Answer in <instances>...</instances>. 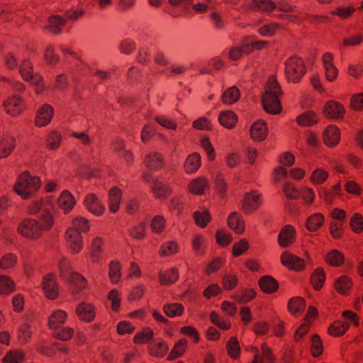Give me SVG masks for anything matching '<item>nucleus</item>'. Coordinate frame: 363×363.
<instances>
[{
  "mask_svg": "<svg viewBox=\"0 0 363 363\" xmlns=\"http://www.w3.org/2000/svg\"><path fill=\"white\" fill-rule=\"evenodd\" d=\"M53 224L52 214L43 210L40 220L33 218L23 220L18 227V233L27 238L36 239L41 236L43 231L51 229Z\"/></svg>",
  "mask_w": 363,
  "mask_h": 363,
  "instance_id": "nucleus-1",
  "label": "nucleus"
},
{
  "mask_svg": "<svg viewBox=\"0 0 363 363\" xmlns=\"http://www.w3.org/2000/svg\"><path fill=\"white\" fill-rule=\"evenodd\" d=\"M282 91L277 79L272 76L269 78L265 91L262 96V104L266 112L270 114H279L281 111L279 96Z\"/></svg>",
  "mask_w": 363,
  "mask_h": 363,
  "instance_id": "nucleus-2",
  "label": "nucleus"
},
{
  "mask_svg": "<svg viewBox=\"0 0 363 363\" xmlns=\"http://www.w3.org/2000/svg\"><path fill=\"white\" fill-rule=\"evenodd\" d=\"M40 183L39 177L24 172L19 176L13 189L23 199H28L40 189Z\"/></svg>",
  "mask_w": 363,
  "mask_h": 363,
  "instance_id": "nucleus-3",
  "label": "nucleus"
},
{
  "mask_svg": "<svg viewBox=\"0 0 363 363\" xmlns=\"http://www.w3.org/2000/svg\"><path fill=\"white\" fill-rule=\"evenodd\" d=\"M285 77L288 82L298 83L306 72L303 60L298 55L289 57L284 62Z\"/></svg>",
  "mask_w": 363,
  "mask_h": 363,
  "instance_id": "nucleus-4",
  "label": "nucleus"
},
{
  "mask_svg": "<svg viewBox=\"0 0 363 363\" xmlns=\"http://www.w3.org/2000/svg\"><path fill=\"white\" fill-rule=\"evenodd\" d=\"M20 73L24 80L30 82L35 86V93L41 94L45 89V84L42 77L39 74H34L30 62L24 60L20 67Z\"/></svg>",
  "mask_w": 363,
  "mask_h": 363,
  "instance_id": "nucleus-5",
  "label": "nucleus"
},
{
  "mask_svg": "<svg viewBox=\"0 0 363 363\" xmlns=\"http://www.w3.org/2000/svg\"><path fill=\"white\" fill-rule=\"evenodd\" d=\"M42 289L48 299L55 300L59 297V287L54 273L50 272L43 277Z\"/></svg>",
  "mask_w": 363,
  "mask_h": 363,
  "instance_id": "nucleus-6",
  "label": "nucleus"
},
{
  "mask_svg": "<svg viewBox=\"0 0 363 363\" xmlns=\"http://www.w3.org/2000/svg\"><path fill=\"white\" fill-rule=\"evenodd\" d=\"M261 203V195L256 191L245 193L242 202V210L245 214H251L258 209Z\"/></svg>",
  "mask_w": 363,
  "mask_h": 363,
  "instance_id": "nucleus-7",
  "label": "nucleus"
},
{
  "mask_svg": "<svg viewBox=\"0 0 363 363\" xmlns=\"http://www.w3.org/2000/svg\"><path fill=\"white\" fill-rule=\"evenodd\" d=\"M4 107L8 114L16 116L23 112L26 104L21 96L14 95L4 101Z\"/></svg>",
  "mask_w": 363,
  "mask_h": 363,
  "instance_id": "nucleus-8",
  "label": "nucleus"
},
{
  "mask_svg": "<svg viewBox=\"0 0 363 363\" xmlns=\"http://www.w3.org/2000/svg\"><path fill=\"white\" fill-rule=\"evenodd\" d=\"M67 282L72 295H77L88 287V281L79 272H72L67 277Z\"/></svg>",
  "mask_w": 363,
  "mask_h": 363,
  "instance_id": "nucleus-9",
  "label": "nucleus"
},
{
  "mask_svg": "<svg viewBox=\"0 0 363 363\" xmlns=\"http://www.w3.org/2000/svg\"><path fill=\"white\" fill-rule=\"evenodd\" d=\"M281 263L290 270L301 272L306 267L305 260L296 255L284 251L281 256Z\"/></svg>",
  "mask_w": 363,
  "mask_h": 363,
  "instance_id": "nucleus-10",
  "label": "nucleus"
},
{
  "mask_svg": "<svg viewBox=\"0 0 363 363\" xmlns=\"http://www.w3.org/2000/svg\"><path fill=\"white\" fill-rule=\"evenodd\" d=\"M75 312L79 320L85 323H91L96 317V307L91 303H79Z\"/></svg>",
  "mask_w": 363,
  "mask_h": 363,
  "instance_id": "nucleus-11",
  "label": "nucleus"
},
{
  "mask_svg": "<svg viewBox=\"0 0 363 363\" xmlns=\"http://www.w3.org/2000/svg\"><path fill=\"white\" fill-rule=\"evenodd\" d=\"M54 115V109L52 106L45 104L41 106L35 116V124L38 127H43L48 125Z\"/></svg>",
  "mask_w": 363,
  "mask_h": 363,
  "instance_id": "nucleus-12",
  "label": "nucleus"
},
{
  "mask_svg": "<svg viewBox=\"0 0 363 363\" xmlns=\"http://www.w3.org/2000/svg\"><path fill=\"white\" fill-rule=\"evenodd\" d=\"M257 284L260 290L265 294H274L279 289V281L270 275L262 276Z\"/></svg>",
  "mask_w": 363,
  "mask_h": 363,
  "instance_id": "nucleus-13",
  "label": "nucleus"
},
{
  "mask_svg": "<svg viewBox=\"0 0 363 363\" xmlns=\"http://www.w3.org/2000/svg\"><path fill=\"white\" fill-rule=\"evenodd\" d=\"M250 132L253 140L259 142L264 140L268 135L267 123L262 119L255 121L251 125Z\"/></svg>",
  "mask_w": 363,
  "mask_h": 363,
  "instance_id": "nucleus-14",
  "label": "nucleus"
},
{
  "mask_svg": "<svg viewBox=\"0 0 363 363\" xmlns=\"http://www.w3.org/2000/svg\"><path fill=\"white\" fill-rule=\"evenodd\" d=\"M86 208L96 216L104 213L105 207L94 194H89L84 200Z\"/></svg>",
  "mask_w": 363,
  "mask_h": 363,
  "instance_id": "nucleus-15",
  "label": "nucleus"
},
{
  "mask_svg": "<svg viewBox=\"0 0 363 363\" xmlns=\"http://www.w3.org/2000/svg\"><path fill=\"white\" fill-rule=\"evenodd\" d=\"M295 228L292 225H286L280 231L278 241L281 247H287L295 241Z\"/></svg>",
  "mask_w": 363,
  "mask_h": 363,
  "instance_id": "nucleus-16",
  "label": "nucleus"
},
{
  "mask_svg": "<svg viewBox=\"0 0 363 363\" xmlns=\"http://www.w3.org/2000/svg\"><path fill=\"white\" fill-rule=\"evenodd\" d=\"M324 114L328 118L340 119L343 118L345 108L340 103L332 100L325 105Z\"/></svg>",
  "mask_w": 363,
  "mask_h": 363,
  "instance_id": "nucleus-17",
  "label": "nucleus"
},
{
  "mask_svg": "<svg viewBox=\"0 0 363 363\" xmlns=\"http://www.w3.org/2000/svg\"><path fill=\"white\" fill-rule=\"evenodd\" d=\"M67 319V312L61 309H57L48 317V325L50 330H55L60 328L66 322Z\"/></svg>",
  "mask_w": 363,
  "mask_h": 363,
  "instance_id": "nucleus-18",
  "label": "nucleus"
},
{
  "mask_svg": "<svg viewBox=\"0 0 363 363\" xmlns=\"http://www.w3.org/2000/svg\"><path fill=\"white\" fill-rule=\"evenodd\" d=\"M147 350L150 356L156 358H162L167 354L169 346L165 341L161 340L157 342H150Z\"/></svg>",
  "mask_w": 363,
  "mask_h": 363,
  "instance_id": "nucleus-19",
  "label": "nucleus"
},
{
  "mask_svg": "<svg viewBox=\"0 0 363 363\" xmlns=\"http://www.w3.org/2000/svg\"><path fill=\"white\" fill-rule=\"evenodd\" d=\"M306 306V300L301 296L291 298L288 302V311L294 316H300L304 312Z\"/></svg>",
  "mask_w": 363,
  "mask_h": 363,
  "instance_id": "nucleus-20",
  "label": "nucleus"
},
{
  "mask_svg": "<svg viewBox=\"0 0 363 363\" xmlns=\"http://www.w3.org/2000/svg\"><path fill=\"white\" fill-rule=\"evenodd\" d=\"M188 348L187 340L184 337L178 340L169 354L167 357V361H173L182 357L186 352Z\"/></svg>",
  "mask_w": 363,
  "mask_h": 363,
  "instance_id": "nucleus-21",
  "label": "nucleus"
},
{
  "mask_svg": "<svg viewBox=\"0 0 363 363\" xmlns=\"http://www.w3.org/2000/svg\"><path fill=\"white\" fill-rule=\"evenodd\" d=\"M340 139V130L336 125H329L326 128L323 134V140L329 147L335 146Z\"/></svg>",
  "mask_w": 363,
  "mask_h": 363,
  "instance_id": "nucleus-22",
  "label": "nucleus"
},
{
  "mask_svg": "<svg viewBox=\"0 0 363 363\" xmlns=\"http://www.w3.org/2000/svg\"><path fill=\"white\" fill-rule=\"evenodd\" d=\"M65 239L72 250H81L83 247L81 233L75 228H69L66 230Z\"/></svg>",
  "mask_w": 363,
  "mask_h": 363,
  "instance_id": "nucleus-23",
  "label": "nucleus"
},
{
  "mask_svg": "<svg viewBox=\"0 0 363 363\" xmlns=\"http://www.w3.org/2000/svg\"><path fill=\"white\" fill-rule=\"evenodd\" d=\"M352 285V280L347 275H342L340 277L334 282V288L335 291L338 294L344 296L350 294Z\"/></svg>",
  "mask_w": 363,
  "mask_h": 363,
  "instance_id": "nucleus-24",
  "label": "nucleus"
},
{
  "mask_svg": "<svg viewBox=\"0 0 363 363\" xmlns=\"http://www.w3.org/2000/svg\"><path fill=\"white\" fill-rule=\"evenodd\" d=\"M326 274L323 267H319L314 269L310 277V282L315 291L322 289L325 282Z\"/></svg>",
  "mask_w": 363,
  "mask_h": 363,
  "instance_id": "nucleus-25",
  "label": "nucleus"
},
{
  "mask_svg": "<svg viewBox=\"0 0 363 363\" xmlns=\"http://www.w3.org/2000/svg\"><path fill=\"white\" fill-rule=\"evenodd\" d=\"M350 323L347 321L336 320L328 328V333L335 337L344 335L350 328Z\"/></svg>",
  "mask_w": 363,
  "mask_h": 363,
  "instance_id": "nucleus-26",
  "label": "nucleus"
},
{
  "mask_svg": "<svg viewBox=\"0 0 363 363\" xmlns=\"http://www.w3.org/2000/svg\"><path fill=\"white\" fill-rule=\"evenodd\" d=\"M228 225L238 234L245 230V222L242 216L236 211L232 212L228 218Z\"/></svg>",
  "mask_w": 363,
  "mask_h": 363,
  "instance_id": "nucleus-27",
  "label": "nucleus"
},
{
  "mask_svg": "<svg viewBox=\"0 0 363 363\" xmlns=\"http://www.w3.org/2000/svg\"><path fill=\"white\" fill-rule=\"evenodd\" d=\"M122 197V191L117 186L112 187L108 192V208L111 213H116L119 208Z\"/></svg>",
  "mask_w": 363,
  "mask_h": 363,
  "instance_id": "nucleus-28",
  "label": "nucleus"
},
{
  "mask_svg": "<svg viewBox=\"0 0 363 363\" xmlns=\"http://www.w3.org/2000/svg\"><path fill=\"white\" fill-rule=\"evenodd\" d=\"M75 204L74 196L67 190L63 191L58 198V205L65 213L70 211Z\"/></svg>",
  "mask_w": 363,
  "mask_h": 363,
  "instance_id": "nucleus-29",
  "label": "nucleus"
},
{
  "mask_svg": "<svg viewBox=\"0 0 363 363\" xmlns=\"http://www.w3.org/2000/svg\"><path fill=\"white\" fill-rule=\"evenodd\" d=\"M220 124L226 128H233L238 123V116L232 111H222L218 116Z\"/></svg>",
  "mask_w": 363,
  "mask_h": 363,
  "instance_id": "nucleus-30",
  "label": "nucleus"
},
{
  "mask_svg": "<svg viewBox=\"0 0 363 363\" xmlns=\"http://www.w3.org/2000/svg\"><path fill=\"white\" fill-rule=\"evenodd\" d=\"M16 147V140L11 136H5L0 140V159L9 157Z\"/></svg>",
  "mask_w": 363,
  "mask_h": 363,
  "instance_id": "nucleus-31",
  "label": "nucleus"
},
{
  "mask_svg": "<svg viewBox=\"0 0 363 363\" xmlns=\"http://www.w3.org/2000/svg\"><path fill=\"white\" fill-rule=\"evenodd\" d=\"M201 166V156L199 153L194 152L189 155L184 162V168L186 173L196 172Z\"/></svg>",
  "mask_w": 363,
  "mask_h": 363,
  "instance_id": "nucleus-32",
  "label": "nucleus"
},
{
  "mask_svg": "<svg viewBox=\"0 0 363 363\" xmlns=\"http://www.w3.org/2000/svg\"><path fill=\"white\" fill-rule=\"evenodd\" d=\"M26 361V354L21 349L9 350L1 359L2 363H23Z\"/></svg>",
  "mask_w": 363,
  "mask_h": 363,
  "instance_id": "nucleus-33",
  "label": "nucleus"
},
{
  "mask_svg": "<svg viewBox=\"0 0 363 363\" xmlns=\"http://www.w3.org/2000/svg\"><path fill=\"white\" fill-rule=\"evenodd\" d=\"M16 290L13 280L7 275H0V295L9 296Z\"/></svg>",
  "mask_w": 363,
  "mask_h": 363,
  "instance_id": "nucleus-34",
  "label": "nucleus"
},
{
  "mask_svg": "<svg viewBox=\"0 0 363 363\" xmlns=\"http://www.w3.org/2000/svg\"><path fill=\"white\" fill-rule=\"evenodd\" d=\"M324 222V216L320 213H315L307 218L306 226L308 230L315 232L323 225Z\"/></svg>",
  "mask_w": 363,
  "mask_h": 363,
  "instance_id": "nucleus-35",
  "label": "nucleus"
},
{
  "mask_svg": "<svg viewBox=\"0 0 363 363\" xmlns=\"http://www.w3.org/2000/svg\"><path fill=\"white\" fill-rule=\"evenodd\" d=\"M160 282L162 286H169L179 279V271L177 268H172L164 273H159Z\"/></svg>",
  "mask_w": 363,
  "mask_h": 363,
  "instance_id": "nucleus-36",
  "label": "nucleus"
},
{
  "mask_svg": "<svg viewBox=\"0 0 363 363\" xmlns=\"http://www.w3.org/2000/svg\"><path fill=\"white\" fill-rule=\"evenodd\" d=\"M240 98V91L237 86L228 88L221 96V101L225 104H233Z\"/></svg>",
  "mask_w": 363,
  "mask_h": 363,
  "instance_id": "nucleus-37",
  "label": "nucleus"
},
{
  "mask_svg": "<svg viewBox=\"0 0 363 363\" xmlns=\"http://www.w3.org/2000/svg\"><path fill=\"white\" fill-rule=\"evenodd\" d=\"M151 189L155 198L158 199H164L170 194L169 186L158 180L152 182Z\"/></svg>",
  "mask_w": 363,
  "mask_h": 363,
  "instance_id": "nucleus-38",
  "label": "nucleus"
},
{
  "mask_svg": "<svg viewBox=\"0 0 363 363\" xmlns=\"http://www.w3.org/2000/svg\"><path fill=\"white\" fill-rule=\"evenodd\" d=\"M318 121L316 113L312 111H307L296 118L297 123L301 126H311Z\"/></svg>",
  "mask_w": 363,
  "mask_h": 363,
  "instance_id": "nucleus-39",
  "label": "nucleus"
},
{
  "mask_svg": "<svg viewBox=\"0 0 363 363\" xmlns=\"http://www.w3.org/2000/svg\"><path fill=\"white\" fill-rule=\"evenodd\" d=\"M225 348L228 355L231 359H236L240 357L241 348L237 337H230L226 344Z\"/></svg>",
  "mask_w": 363,
  "mask_h": 363,
  "instance_id": "nucleus-40",
  "label": "nucleus"
},
{
  "mask_svg": "<svg viewBox=\"0 0 363 363\" xmlns=\"http://www.w3.org/2000/svg\"><path fill=\"white\" fill-rule=\"evenodd\" d=\"M145 164L151 169H158L164 165V158L160 153H150L146 155Z\"/></svg>",
  "mask_w": 363,
  "mask_h": 363,
  "instance_id": "nucleus-41",
  "label": "nucleus"
},
{
  "mask_svg": "<svg viewBox=\"0 0 363 363\" xmlns=\"http://www.w3.org/2000/svg\"><path fill=\"white\" fill-rule=\"evenodd\" d=\"M311 345L310 347L311 355L313 357H319L323 354L324 347L323 341L318 334H313L311 338Z\"/></svg>",
  "mask_w": 363,
  "mask_h": 363,
  "instance_id": "nucleus-42",
  "label": "nucleus"
},
{
  "mask_svg": "<svg viewBox=\"0 0 363 363\" xmlns=\"http://www.w3.org/2000/svg\"><path fill=\"white\" fill-rule=\"evenodd\" d=\"M162 309L164 313L169 318L181 316L184 312V307L180 303H165Z\"/></svg>",
  "mask_w": 363,
  "mask_h": 363,
  "instance_id": "nucleus-43",
  "label": "nucleus"
},
{
  "mask_svg": "<svg viewBox=\"0 0 363 363\" xmlns=\"http://www.w3.org/2000/svg\"><path fill=\"white\" fill-rule=\"evenodd\" d=\"M325 261L329 266L338 267L343 264L345 255L340 251H328Z\"/></svg>",
  "mask_w": 363,
  "mask_h": 363,
  "instance_id": "nucleus-44",
  "label": "nucleus"
},
{
  "mask_svg": "<svg viewBox=\"0 0 363 363\" xmlns=\"http://www.w3.org/2000/svg\"><path fill=\"white\" fill-rule=\"evenodd\" d=\"M208 187V182L206 179L197 178L191 181L188 186L189 190L192 194L201 195L205 189Z\"/></svg>",
  "mask_w": 363,
  "mask_h": 363,
  "instance_id": "nucleus-45",
  "label": "nucleus"
},
{
  "mask_svg": "<svg viewBox=\"0 0 363 363\" xmlns=\"http://www.w3.org/2000/svg\"><path fill=\"white\" fill-rule=\"evenodd\" d=\"M61 141V134L57 130H52L47 135L45 147L50 150H55L60 147Z\"/></svg>",
  "mask_w": 363,
  "mask_h": 363,
  "instance_id": "nucleus-46",
  "label": "nucleus"
},
{
  "mask_svg": "<svg viewBox=\"0 0 363 363\" xmlns=\"http://www.w3.org/2000/svg\"><path fill=\"white\" fill-rule=\"evenodd\" d=\"M153 330L150 328L147 327L135 334L133 341L135 344L144 345L150 342L153 339Z\"/></svg>",
  "mask_w": 363,
  "mask_h": 363,
  "instance_id": "nucleus-47",
  "label": "nucleus"
},
{
  "mask_svg": "<svg viewBox=\"0 0 363 363\" xmlns=\"http://www.w3.org/2000/svg\"><path fill=\"white\" fill-rule=\"evenodd\" d=\"M252 9L257 11L271 12L276 7L277 4L270 0H253Z\"/></svg>",
  "mask_w": 363,
  "mask_h": 363,
  "instance_id": "nucleus-48",
  "label": "nucleus"
},
{
  "mask_svg": "<svg viewBox=\"0 0 363 363\" xmlns=\"http://www.w3.org/2000/svg\"><path fill=\"white\" fill-rule=\"evenodd\" d=\"M262 354L259 355V363H277V358L273 354L272 350L263 342L261 345Z\"/></svg>",
  "mask_w": 363,
  "mask_h": 363,
  "instance_id": "nucleus-49",
  "label": "nucleus"
},
{
  "mask_svg": "<svg viewBox=\"0 0 363 363\" xmlns=\"http://www.w3.org/2000/svg\"><path fill=\"white\" fill-rule=\"evenodd\" d=\"M196 224L200 228L206 227L211 221V214L207 210L196 211L193 214Z\"/></svg>",
  "mask_w": 363,
  "mask_h": 363,
  "instance_id": "nucleus-50",
  "label": "nucleus"
},
{
  "mask_svg": "<svg viewBox=\"0 0 363 363\" xmlns=\"http://www.w3.org/2000/svg\"><path fill=\"white\" fill-rule=\"evenodd\" d=\"M49 30L54 33L58 34L61 33L62 27L65 25V20L59 16H53L48 19Z\"/></svg>",
  "mask_w": 363,
  "mask_h": 363,
  "instance_id": "nucleus-51",
  "label": "nucleus"
},
{
  "mask_svg": "<svg viewBox=\"0 0 363 363\" xmlns=\"http://www.w3.org/2000/svg\"><path fill=\"white\" fill-rule=\"evenodd\" d=\"M257 296V291L253 288H246L241 295H237L233 298L239 303L244 304L252 301Z\"/></svg>",
  "mask_w": 363,
  "mask_h": 363,
  "instance_id": "nucleus-52",
  "label": "nucleus"
},
{
  "mask_svg": "<svg viewBox=\"0 0 363 363\" xmlns=\"http://www.w3.org/2000/svg\"><path fill=\"white\" fill-rule=\"evenodd\" d=\"M209 318L211 322L221 330H228L231 328V322L228 320L221 319L219 315L215 311L210 313Z\"/></svg>",
  "mask_w": 363,
  "mask_h": 363,
  "instance_id": "nucleus-53",
  "label": "nucleus"
},
{
  "mask_svg": "<svg viewBox=\"0 0 363 363\" xmlns=\"http://www.w3.org/2000/svg\"><path fill=\"white\" fill-rule=\"evenodd\" d=\"M225 259L224 257H218L213 258L211 262L205 267V273L208 275L212 274L218 272L225 264Z\"/></svg>",
  "mask_w": 363,
  "mask_h": 363,
  "instance_id": "nucleus-54",
  "label": "nucleus"
},
{
  "mask_svg": "<svg viewBox=\"0 0 363 363\" xmlns=\"http://www.w3.org/2000/svg\"><path fill=\"white\" fill-rule=\"evenodd\" d=\"M108 277L113 284H117L121 277V264L119 262L111 261L109 264Z\"/></svg>",
  "mask_w": 363,
  "mask_h": 363,
  "instance_id": "nucleus-55",
  "label": "nucleus"
},
{
  "mask_svg": "<svg viewBox=\"0 0 363 363\" xmlns=\"http://www.w3.org/2000/svg\"><path fill=\"white\" fill-rule=\"evenodd\" d=\"M17 257L13 253H6L0 259V268L10 269L16 264Z\"/></svg>",
  "mask_w": 363,
  "mask_h": 363,
  "instance_id": "nucleus-56",
  "label": "nucleus"
},
{
  "mask_svg": "<svg viewBox=\"0 0 363 363\" xmlns=\"http://www.w3.org/2000/svg\"><path fill=\"white\" fill-rule=\"evenodd\" d=\"M32 331L30 325L28 323H24L18 329V339L21 344H26L31 337Z\"/></svg>",
  "mask_w": 363,
  "mask_h": 363,
  "instance_id": "nucleus-57",
  "label": "nucleus"
},
{
  "mask_svg": "<svg viewBox=\"0 0 363 363\" xmlns=\"http://www.w3.org/2000/svg\"><path fill=\"white\" fill-rule=\"evenodd\" d=\"M150 228L153 233H161L165 228V219L162 216H155L150 223Z\"/></svg>",
  "mask_w": 363,
  "mask_h": 363,
  "instance_id": "nucleus-58",
  "label": "nucleus"
},
{
  "mask_svg": "<svg viewBox=\"0 0 363 363\" xmlns=\"http://www.w3.org/2000/svg\"><path fill=\"white\" fill-rule=\"evenodd\" d=\"M328 174L325 170L318 168L313 171L311 181L314 184H322L328 179Z\"/></svg>",
  "mask_w": 363,
  "mask_h": 363,
  "instance_id": "nucleus-59",
  "label": "nucleus"
},
{
  "mask_svg": "<svg viewBox=\"0 0 363 363\" xmlns=\"http://www.w3.org/2000/svg\"><path fill=\"white\" fill-rule=\"evenodd\" d=\"M74 333V330L72 328L65 327L58 333H53L52 337L61 341H69L73 337Z\"/></svg>",
  "mask_w": 363,
  "mask_h": 363,
  "instance_id": "nucleus-60",
  "label": "nucleus"
},
{
  "mask_svg": "<svg viewBox=\"0 0 363 363\" xmlns=\"http://www.w3.org/2000/svg\"><path fill=\"white\" fill-rule=\"evenodd\" d=\"M221 284L224 290L231 291L238 286V279L235 274H226L223 277Z\"/></svg>",
  "mask_w": 363,
  "mask_h": 363,
  "instance_id": "nucleus-61",
  "label": "nucleus"
},
{
  "mask_svg": "<svg viewBox=\"0 0 363 363\" xmlns=\"http://www.w3.org/2000/svg\"><path fill=\"white\" fill-rule=\"evenodd\" d=\"M216 238L217 243L223 247L227 246L233 240L232 235L223 229L217 230Z\"/></svg>",
  "mask_w": 363,
  "mask_h": 363,
  "instance_id": "nucleus-62",
  "label": "nucleus"
},
{
  "mask_svg": "<svg viewBox=\"0 0 363 363\" xmlns=\"http://www.w3.org/2000/svg\"><path fill=\"white\" fill-rule=\"evenodd\" d=\"M128 232L129 235L134 239H143L145 235L146 225L143 223H139L137 225L131 227Z\"/></svg>",
  "mask_w": 363,
  "mask_h": 363,
  "instance_id": "nucleus-63",
  "label": "nucleus"
},
{
  "mask_svg": "<svg viewBox=\"0 0 363 363\" xmlns=\"http://www.w3.org/2000/svg\"><path fill=\"white\" fill-rule=\"evenodd\" d=\"M350 225L352 230L356 233H359L363 230V217L360 213H354L350 219Z\"/></svg>",
  "mask_w": 363,
  "mask_h": 363,
  "instance_id": "nucleus-64",
  "label": "nucleus"
}]
</instances>
